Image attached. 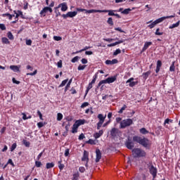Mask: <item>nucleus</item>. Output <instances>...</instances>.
I'll return each instance as SVG.
<instances>
[{"mask_svg":"<svg viewBox=\"0 0 180 180\" xmlns=\"http://www.w3.org/2000/svg\"><path fill=\"white\" fill-rule=\"evenodd\" d=\"M12 81H13V84H16L17 85H19V84H20V82L16 80V79H15V77H13V78L12 79Z\"/></svg>","mask_w":180,"mask_h":180,"instance_id":"60","label":"nucleus"},{"mask_svg":"<svg viewBox=\"0 0 180 180\" xmlns=\"http://www.w3.org/2000/svg\"><path fill=\"white\" fill-rule=\"evenodd\" d=\"M79 172H81L82 174H84V172H85V167H79Z\"/></svg>","mask_w":180,"mask_h":180,"instance_id":"61","label":"nucleus"},{"mask_svg":"<svg viewBox=\"0 0 180 180\" xmlns=\"http://www.w3.org/2000/svg\"><path fill=\"white\" fill-rule=\"evenodd\" d=\"M53 40H56V41H60V40H63V38L61 37L54 36Z\"/></svg>","mask_w":180,"mask_h":180,"instance_id":"55","label":"nucleus"},{"mask_svg":"<svg viewBox=\"0 0 180 180\" xmlns=\"http://www.w3.org/2000/svg\"><path fill=\"white\" fill-rule=\"evenodd\" d=\"M117 63H119V60H117V59H112V60H105V64L107 65H113V64H117Z\"/></svg>","mask_w":180,"mask_h":180,"instance_id":"19","label":"nucleus"},{"mask_svg":"<svg viewBox=\"0 0 180 180\" xmlns=\"http://www.w3.org/2000/svg\"><path fill=\"white\" fill-rule=\"evenodd\" d=\"M41 165H43V164H41V162L35 161V167H37V168H40V167H41Z\"/></svg>","mask_w":180,"mask_h":180,"instance_id":"52","label":"nucleus"},{"mask_svg":"<svg viewBox=\"0 0 180 180\" xmlns=\"http://www.w3.org/2000/svg\"><path fill=\"white\" fill-rule=\"evenodd\" d=\"M102 13H108V16H115L116 10H101Z\"/></svg>","mask_w":180,"mask_h":180,"instance_id":"15","label":"nucleus"},{"mask_svg":"<svg viewBox=\"0 0 180 180\" xmlns=\"http://www.w3.org/2000/svg\"><path fill=\"white\" fill-rule=\"evenodd\" d=\"M13 13H15V18L17 19L14 21H12L11 23H13V25H15V23L18 22V20H19V17L20 16H23V12H22L21 11H18V13H16V11H13Z\"/></svg>","mask_w":180,"mask_h":180,"instance_id":"10","label":"nucleus"},{"mask_svg":"<svg viewBox=\"0 0 180 180\" xmlns=\"http://www.w3.org/2000/svg\"><path fill=\"white\" fill-rule=\"evenodd\" d=\"M63 162V160H60L58 162V168L60 169V171H63L64 169V167H65V165H64V164L61 163Z\"/></svg>","mask_w":180,"mask_h":180,"instance_id":"27","label":"nucleus"},{"mask_svg":"<svg viewBox=\"0 0 180 180\" xmlns=\"http://www.w3.org/2000/svg\"><path fill=\"white\" fill-rule=\"evenodd\" d=\"M32 39H27L26 40L27 46H32Z\"/></svg>","mask_w":180,"mask_h":180,"instance_id":"63","label":"nucleus"},{"mask_svg":"<svg viewBox=\"0 0 180 180\" xmlns=\"http://www.w3.org/2000/svg\"><path fill=\"white\" fill-rule=\"evenodd\" d=\"M180 24V20H179L177 22L172 24L169 27V29H175V27H178Z\"/></svg>","mask_w":180,"mask_h":180,"instance_id":"32","label":"nucleus"},{"mask_svg":"<svg viewBox=\"0 0 180 180\" xmlns=\"http://www.w3.org/2000/svg\"><path fill=\"white\" fill-rule=\"evenodd\" d=\"M103 135V130L101 129L98 132L95 133L94 135V137L95 139H99V137H101Z\"/></svg>","mask_w":180,"mask_h":180,"instance_id":"23","label":"nucleus"},{"mask_svg":"<svg viewBox=\"0 0 180 180\" xmlns=\"http://www.w3.org/2000/svg\"><path fill=\"white\" fill-rule=\"evenodd\" d=\"M172 18H175V14L173 15H168V16H166V17H161L160 19H163L162 22H164V20H165V19H171Z\"/></svg>","mask_w":180,"mask_h":180,"instance_id":"47","label":"nucleus"},{"mask_svg":"<svg viewBox=\"0 0 180 180\" xmlns=\"http://www.w3.org/2000/svg\"><path fill=\"white\" fill-rule=\"evenodd\" d=\"M133 81H134V78L131 77L126 82V84H129V86L131 88H133V86H136V85L139 84V82H133Z\"/></svg>","mask_w":180,"mask_h":180,"instance_id":"13","label":"nucleus"},{"mask_svg":"<svg viewBox=\"0 0 180 180\" xmlns=\"http://www.w3.org/2000/svg\"><path fill=\"white\" fill-rule=\"evenodd\" d=\"M125 146L129 150H133L134 148V142L130 138H128V140L125 142Z\"/></svg>","mask_w":180,"mask_h":180,"instance_id":"9","label":"nucleus"},{"mask_svg":"<svg viewBox=\"0 0 180 180\" xmlns=\"http://www.w3.org/2000/svg\"><path fill=\"white\" fill-rule=\"evenodd\" d=\"M162 20H163V18H158L155 20L154 22H153L151 24L148 25V27H149L150 29H153V27H155L156 25H158V23H161Z\"/></svg>","mask_w":180,"mask_h":180,"instance_id":"12","label":"nucleus"},{"mask_svg":"<svg viewBox=\"0 0 180 180\" xmlns=\"http://www.w3.org/2000/svg\"><path fill=\"white\" fill-rule=\"evenodd\" d=\"M131 11V9H130V8H126L122 11V13L123 15H129V13H130Z\"/></svg>","mask_w":180,"mask_h":180,"instance_id":"42","label":"nucleus"},{"mask_svg":"<svg viewBox=\"0 0 180 180\" xmlns=\"http://www.w3.org/2000/svg\"><path fill=\"white\" fill-rule=\"evenodd\" d=\"M131 124H133V120L130 118L123 120L120 122V129H126V127H129Z\"/></svg>","mask_w":180,"mask_h":180,"instance_id":"3","label":"nucleus"},{"mask_svg":"<svg viewBox=\"0 0 180 180\" xmlns=\"http://www.w3.org/2000/svg\"><path fill=\"white\" fill-rule=\"evenodd\" d=\"M78 12L77 11H69L66 14H63L62 18H63V19H67V18H75Z\"/></svg>","mask_w":180,"mask_h":180,"instance_id":"8","label":"nucleus"},{"mask_svg":"<svg viewBox=\"0 0 180 180\" xmlns=\"http://www.w3.org/2000/svg\"><path fill=\"white\" fill-rule=\"evenodd\" d=\"M155 34L156 36H162V34H164V32H160V28H157Z\"/></svg>","mask_w":180,"mask_h":180,"instance_id":"49","label":"nucleus"},{"mask_svg":"<svg viewBox=\"0 0 180 180\" xmlns=\"http://www.w3.org/2000/svg\"><path fill=\"white\" fill-rule=\"evenodd\" d=\"M149 172H150V175L153 176V179H155V178H157V172H158L157 167L152 166L149 169Z\"/></svg>","mask_w":180,"mask_h":180,"instance_id":"11","label":"nucleus"},{"mask_svg":"<svg viewBox=\"0 0 180 180\" xmlns=\"http://www.w3.org/2000/svg\"><path fill=\"white\" fill-rule=\"evenodd\" d=\"M72 82V79H70L65 87V92H67L68 91V89L70 88V86H71Z\"/></svg>","mask_w":180,"mask_h":180,"instance_id":"31","label":"nucleus"},{"mask_svg":"<svg viewBox=\"0 0 180 180\" xmlns=\"http://www.w3.org/2000/svg\"><path fill=\"white\" fill-rule=\"evenodd\" d=\"M111 137L113 139L117 137V136H122V131L119 130L117 128H112L110 131Z\"/></svg>","mask_w":180,"mask_h":180,"instance_id":"5","label":"nucleus"},{"mask_svg":"<svg viewBox=\"0 0 180 180\" xmlns=\"http://www.w3.org/2000/svg\"><path fill=\"white\" fill-rule=\"evenodd\" d=\"M173 122V120L167 118L165 120L164 124H169V123H172Z\"/></svg>","mask_w":180,"mask_h":180,"instance_id":"51","label":"nucleus"},{"mask_svg":"<svg viewBox=\"0 0 180 180\" xmlns=\"http://www.w3.org/2000/svg\"><path fill=\"white\" fill-rule=\"evenodd\" d=\"M1 16L3 18H6V16H9V20H12V18H15V15L14 14L6 13L2 14Z\"/></svg>","mask_w":180,"mask_h":180,"instance_id":"25","label":"nucleus"},{"mask_svg":"<svg viewBox=\"0 0 180 180\" xmlns=\"http://www.w3.org/2000/svg\"><path fill=\"white\" fill-rule=\"evenodd\" d=\"M60 6H61L62 12H65L68 10V6H67V3H62L59 4L58 7L60 8Z\"/></svg>","mask_w":180,"mask_h":180,"instance_id":"20","label":"nucleus"},{"mask_svg":"<svg viewBox=\"0 0 180 180\" xmlns=\"http://www.w3.org/2000/svg\"><path fill=\"white\" fill-rule=\"evenodd\" d=\"M0 29L1 30H6V27L5 26V24H0Z\"/></svg>","mask_w":180,"mask_h":180,"instance_id":"62","label":"nucleus"},{"mask_svg":"<svg viewBox=\"0 0 180 180\" xmlns=\"http://www.w3.org/2000/svg\"><path fill=\"white\" fill-rule=\"evenodd\" d=\"M1 41L4 44H10L11 41H9V39L6 37H2Z\"/></svg>","mask_w":180,"mask_h":180,"instance_id":"33","label":"nucleus"},{"mask_svg":"<svg viewBox=\"0 0 180 180\" xmlns=\"http://www.w3.org/2000/svg\"><path fill=\"white\" fill-rule=\"evenodd\" d=\"M145 164H146L147 168H148V169H150L152 167L154 166V165H153V162H151V161L145 162Z\"/></svg>","mask_w":180,"mask_h":180,"instance_id":"36","label":"nucleus"},{"mask_svg":"<svg viewBox=\"0 0 180 180\" xmlns=\"http://www.w3.org/2000/svg\"><path fill=\"white\" fill-rule=\"evenodd\" d=\"M57 120H58V122L63 120V114H61V112H58V113L57 114Z\"/></svg>","mask_w":180,"mask_h":180,"instance_id":"48","label":"nucleus"},{"mask_svg":"<svg viewBox=\"0 0 180 180\" xmlns=\"http://www.w3.org/2000/svg\"><path fill=\"white\" fill-rule=\"evenodd\" d=\"M55 13L56 18H58V16H61V13H60V11H58V7L55 8Z\"/></svg>","mask_w":180,"mask_h":180,"instance_id":"43","label":"nucleus"},{"mask_svg":"<svg viewBox=\"0 0 180 180\" xmlns=\"http://www.w3.org/2000/svg\"><path fill=\"white\" fill-rule=\"evenodd\" d=\"M150 75H151V72L150 70L146 72H143L142 74L143 79H147V78H148V76H150Z\"/></svg>","mask_w":180,"mask_h":180,"instance_id":"28","label":"nucleus"},{"mask_svg":"<svg viewBox=\"0 0 180 180\" xmlns=\"http://www.w3.org/2000/svg\"><path fill=\"white\" fill-rule=\"evenodd\" d=\"M169 71H170V72H175V61H173L172 63V65L169 67Z\"/></svg>","mask_w":180,"mask_h":180,"instance_id":"30","label":"nucleus"},{"mask_svg":"<svg viewBox=\"0 0 180 180\" xmlns=\"http://www.w3.org/2000/svg\"><path fill=\"white\" fill-rule=\"evenodd\" d=\"M161 67H162V62L160 60L157 61L155 72L158 74L160 72V70H161Z\"/></svg>","mask_w":180,"mask_h":180,"instance_id":"17","label":"nucleus"},{"mask_svg":"<svg viewBox=\"0 0 180 180\" xmlns=\"http://www.w3.org/2000/svg\"><path fill=\"white\" fill-rule=\"evenodd\" d=\"M86 13H102V10H86Z\"/></svg>","mask_w":180,"mask_h":180,"instance_id":"21","label":"nucleus"},{"mask_svg":"<svg viewBox=\"0 0 180 180\" xmlns=\"http://www.w3.org/2000/svg\"><path fill=\"white\" fill-rule=\"evenodd\" d=\"M153 45V42L151 41H146L144 44L143 47L142 48V50L141 51V54L144 53V51H146V50H147V49H148V47H150V46Z\"/></svg>","mask_w":180,"mask_h":180,"instance_id":"16","label":"nucleus"},{"mask_svg":"<svg viewBox=\"0 0 180 180\" xmlns=\"http://www.w3.org/2000/svg\"><path fill=\"white\" fill-rule=\"evenodd\" d=\"M46 169H50V168H54V162H48L46 163Z\"/></svg>","mask_w":180,"mask_h":180,"instance_id":"35","label":"nucleus"},{"mask_svg":"<svg viewBox=\"0 0 180 180\" xmlns=\"http://www.w3.org/2000/svg\"><path fill=\"white\" fill-rule=\"evenodd\" d=\"M107 23L108 25H110V26H113L114 23H113V18H112V17L108 18V20H107Z\"/></svg>","mask_w":180,"mask_h":180,"instance_id":"40","label":"nucleus"},{"mask_svg":"<svg viewBox=\"0 0 180 180\" xmlns=\"http://www.w3.org/2000/svg\"><path fill=\"white\" fill-rule=\"evenodd\" d=\"M86 106H89V103L84 102L82 104L80 108H82V109H84V108H86Z\"/></svg>","mask_w":180,"mask_h":180,"instance_id":"54","label":"nucleus"},{"mask_svg":"<svg viewBox=\"0 0 180 180\" xmlns=\"http://www.w3.org/2000/svg\"><path fill=\"white\" fill-rule=\"evenodd\" d=\"M127 108V105H124L122 108L118 111V113L122 114L123 113V110H126V109Z\"/></svg>","mask_w":180,"mask_h":180,"instance_id":"50","label":"nucleus"},{"mask_svg":"<svg viewBox=\"0 0 180 180\" xmlns=\"http://www.w3.org/2000/svg\"><path fill=\"white\" fill-rule=\"evenodd\" d=\"M78 127H79L75 122L72 128V133L73 134L78 133Z\"/></svg>","mask_w":180,"mask_h":180,"instance_id":"26","label":"nucleus"},{"mask_svg":"<svg viewBox=\"0 0 180 180\" xmlns=\"http://www.w3.org/2000/svg\"><path fill=\"white\" fill-rule=\"evenodd\" d=\"M132 140L134 143H138L141 146H143V147H145V148L148 147V139L147 138H141V136H133Z\"/></svg>","mask_w":180,"mask_h":180,"instance_id":"1","label":"nucleus"},{"mask_svg":"<svg viewBox=\"0 0 180 180\" xmlns=\"http://www.w3.org/2000/svg\"><path fill=\"white\" fill-rule=\"evenodd\" d=\"M141 134H148V131L146 128H141L139 129Z\"/></svg>","mask_w":180,"mask_h":180,"instance_id":"37","label":"nucleus"},{"mask_svg":"<svg viewBox=\"0 0 180 180\" xmlns=\"http://www.w3.org/2000/svg\"><path fill=\"white\" fill-rule=\"evenodd\" d=\"M47 12H49V13H53V8L48 7V6L44 7L39 13L40 17L44 18V16H46V13H47Z\"/></svg>","mask_w":180,"mask_h":180,"instance_id":"6","label":"nucleus"},{"mask_svg":"<svg viewBox=\"0 0 180 180\" xmlns=\"http://www.w3.org/2000/svg\"><path fill=\"white\" fill-rule=\"evenodd\" d=\"M67 82H68V79L62 81L61 84L59 85V88H63V86H65Z\"/></svg>","mask_w":180,"mask_h":180,"instance_id":"39","label":"nucleus"},{"mask_svg":"<svg viewBox=\"0 0 180 180\" xmlns=\"http://www.w3.org/2000/svg\"><path fill=\"white\" fill-rule=\"evenodd\" d=\"M85 120H78L75 121V124L79 127V126H82V124H85Z\"/></svg>","mask_w":180,"mask_h":180,"instance_id":"22","label":"nucleus"},{"mask_svg":"<svg viewBox=\"0 0 180 180\" xmlns=\"http://www.w3.org/2000/svg\"><path fill=\"white\" fill-rule=\"evenodd\" d=\"M10 68L14 71V72H19V67L16 66V65H11Z\"/></svg>","mask_w":180,"mask_h":180,"instance_id":"34","label":"nucleus"},{"mask_svg":"<svg viewBox=\"0 0 180 180\" xmlns=\"http://www.w3.org/2000/svg\"><path fill=\"white\" fill-rule=\"evenodd\" d=\"M7 164L8 165H12V167H15V163H13V161L12 160V159H9L8 160V162H7Z\"/></svg>","mask_w":180,"mask_h":180,"instance_id":"59","label":"nucleus"},{"mask_svg":"<svg viewBox=\"0 0 180 180\" xmlns=\"http://www.w3.org/2000/svg\"><path fill=\"white\" fill-rule=\"evenodd\" d=\"M120 53H122L120 49H116V51L113 53V56H117V54H120Z\"/></svg>","mask_w":180,"mask_h":180,"instance_id":"56","label":"nucleus"},{"mask_svg":"<svg viewBox=\"0 0 180 180\" xmlns=\"http://www.w3.org/2000/svg\"><path fill=\"white\" fill-rule=\"evenodd\" d=\"M23 144L25 146V147H30V142L26 140L23 141Z\"/></svg>","mask_w":180,"mask_h":180,"instance_id":"58","label":"nucleus"},{"mask_svg":"<svg viewBox=\"0 0 180 180\" xmlns=\"http://www.w3.org/2000/svg\"><path fill=\"white\" fill-rule=\"evenodd\" d=\"M85 139V135L82 133L79 136V140H84Z\"/></svg>","mask_w":180,"mask_h":180,"instance_id":"64","label":"nucleus"},{"mask_svg":"<svg viewBox=\"0 0 180 180\" xmlns=\"http://www.w3.org/2000/svg\"><path fill=\"white\" fill-rule=\"evenodd\" d=\"M103 84H108V79L100 81L98 84V88H99V86H101V85H103Z\"/></svg>","mask_w":180,"mask_h":180,"instance_id":"41","label":"nucleus"},{"mask_svg":"<svg viewBox=\"0 0 180 180\" xmlns=\"http://www.w3.org/2000/svg\"><path fill=\"white\" fill-rule=\"evenodd\" d=\"M96 78H98V76L94 75L93 77L92 81L90 83H89V85L86 89L85 96H86L88 95V93L89 92V91H91V89H92V88L94 87V84H95V82H96Z\"/></svg>","mask_w":180,"mask_h":180,"instance_id":"4","label":"nucleus"},{"mask_svg":"<svg viewBox=\"0 0 180 180\" xmlns=\"http://www.w3.org/2000/svg\"><path fill=\"white\" fill-rule=\"evenodd\" d=\"M132 153L134 154V157L135 158H141L143 157H146L147 155V153L143 150H141L139 148H134L132 150Z\"/></svg>","mask_w":180,"mask_h":180,"instance_id":"2","label":"nucleus"},{"mask_svg":"<svg viewBox=\"0 0 180 180\" xmlns=\"http://www.w3.org/2000/svg\"><path fill=\"white\" fill-rule=\"evenodd\" d=\"M16 147H18V144H16V143H13L10 148L11 151H13L16 148Z\"/></svg>","mask_w":180,"mask_h":180,"instance_id":"53","label":"nucleus"},{"mask_svg":"<svg viewBox=\"0 0 180 180\" xmlns=\"http://www.w3.org/2000/svg\"><path fill=\"white\" fill-rule=\"evenodd\" d=\"M71 126V124L70 123V122H68V123L66 124L65 129V132L68 133L69 130H70V127Z\"/></svg>","mask_w":180,"mask_h":180,"instance_id":"45","label":"nucleus"},{"mask_svg":"<svg viewBox=\"0 0 180 180\" xmlns=\"http://www.w3.org/2000/svg\"><path fill=\"white\" fill-rule=\"evenodd\" d=\"M98 119L99 122L97 123V130H101V127H102V125L105 122V117H103V114H98Z\"/></svg>","mask_w":180,"mask_h":180,"instance_id":"7","label":"nucleus"},{"mask_svg":"<svg viewBox=\"0 0 180 180\" xmlns=\"http://www.w3.org/2000/svg\"><path fill=\"white\" fill-rule=\"evenodd\" d=\"M89 155V154L88 153V152H86V150H84L83 156L82 158V161H85L86 162H89V158H88Z\"/></svg>","mask_w":180,"mask_h":180,"instance_id":"18","label":"nucleus"},{"mask_svg":"<svg viewBox=\"0 0 180 180\" xmlns=\"http://www.w3.org/2000/svg\"><path fill=\"white\" fill-rule=\"evenodd\" d=\"M116 79H117L116 76L108 77V78H107L108 84H113V82H115V81H116Z\"/></svg>","mask_w":180,"mask_h":180,"instance_id":"24","label":"nucleus"},{"mask_svg":"<svg viewBox=\"0 0 180 180\" xmlns=\"http://www.w3.org/2000/svg\"><path fill=\"white\" fill-rule=\"evenodd\" d=\"M86 68V65H79L77 68V70H78V71H82V70H85Z\"/></svg>","mask_w":180,"mask_h":180,"instance_id":"46","label":"nucleus"},{"mask_svg":"<svg viewBox=\"0 0 180 180\" xmlns=\"http://www.w3.org/2000/svg\"><path fill=\"white\" fill-rule=\"evenodd\" d=\"M86 144H91V146H95L96 143L94 139H89V141H86Z\"/></svg>","mask_w":180,"mask_h":180,"instance_id":"38","label":"nucleus"},{"mask_svg":"<svg viewBox=\"0 0 180 180\" xmlns=\"http://www.w3.org/2000/svg\"><path fill=\"white\" fill-rule=\"evenodd\" d=\"M72 180H78L79 178V172H77L73 174Z\"/></svg>","mask_w":180,"mask_h":180,"instance_id":"29","label":"nucleus"},{"mask_svg":"<svg viewBox=\"0 0 180 180\" xmlns=\"http://www.w3.org/2000/svg\"><path fill=\"white\" fill-rule=\"evenodd\" d=\"M101 158H102V153L101 152V150L96 149V162H99Z\"/></svg>","mask_w":180,"mask_h":180,"instance_id":"14","label":"nucleus"},{"mask_svg":"<svg viewBox=\"0 0 180 180\" xmlns=\"http://www.w3.org/2000/svg\"><path fill=\"white\" fill-rule=\"evenodd\" d=\"M7 37L10 39V40H13L15 39V37H13V34H12V32H8L7 33Z\"/></svg>","mask_w":180,"mask_h":180,"instance_id":"44","label":"nucleus"},{"mask_svg":"<svg viewBox=\"0 0 180 180\" xmlns=\"http://www.w3.org/2000/svg\"><path fill=\"white\" fill-rule=\"evenodd\" d=\"M78 60H79V56H75V57H74V58L71 60V62H72V63H77V61H78Z\"/></svg>","mask_w":180,"mask_h":180,"instance_id":"57","label":"nucleus"}]
</instances>
